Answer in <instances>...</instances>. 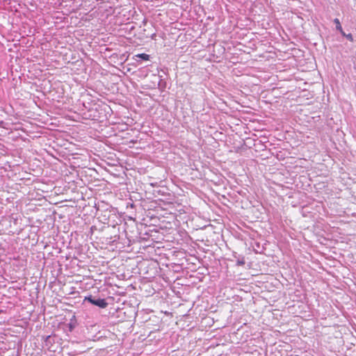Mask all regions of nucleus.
I'll use <instances>...</instances> for the list:
<instances>
[{
	"label": "nucleus",
	"instance_id": "nucleus-11",
	"mask_svg": "<svg viewBox=\"0 0 356 356\" xmlns=\"http://www.w3.org/2000/svg\"><path fill=\"white\" fill-rule=\"evenodd\" d=\"M244 264H245V261L243 259L242 260H238L237 261V265H238V266H243V265H244Z\"/></svg>",
	"mask_w": 356,
	"mask_h": 356
},
{
	"label": "nucleus",
	"instance_id": "nucleus-1",
	"mask_svg": "<svg viewBox=\"0 0 356 356\" xmlns=\"http://www.w3.org/2000/svg\"><path fill=\"white\" fill-rule=\"evenodd\" d=\"M75 180H70V175H68V190L71 189V193L72 194V197L70 199H68V203L72 202V204H68V213L70 212L72 216H74H74L73 218H69V225L70 227H72V223L74 225H81L83 223V220L81 217V207H79V209H77V205L76 204L74 206V204H76L79 200H82L83 195L81 193H79L76 191V186Z\"/></svg>",
	"mask_w": 356,
	"mask_h": 356
},
{
	"label": "nucleus",
	"instance_id": "nucleus-8",
	"mask_svg": "<svg viewBox=\"0 0 356 356\" xmlns=\"http://www.w3.org/2000/svg\"><path fill=\"white\" fill-rule=\"evenodd\" d=\"M334 23L336 25V29L337 31H339V32H342L343 29H342V26L341 25L339 19L338 18H335L334 19Z\"/></svg>",
	"mask_w": 356,
	"mask_h": 356
},
{
	"label": "nucleus",
	"instance_id": "nucleus-2",
	"mask_svg": "<svg viewBox=\"0 0 356 356\" xmlns=\"http://www.w3.org/2000/svg\"><path fill=\"white\" fill-rule=\"evenodd\" d=\"M68 127H72L68 128V155L78 154L75 150L79 149L81 147L84 130L81 129L82 124L76 126L68 123Z\"/></svg>",
	"mask_w": 356,
	"mask_h": 356
},
{
	"label": "nucleus",
	"instance_id": "nucleus-7",
	"mask_svg": "<svg viewBox=\"0 0 356 356\" xmlns=\"http://www.w3.org/2000/svg\"><path fill=\"white\" fill-rule=\"evenodd\" d=\"M77 325L76 316L74 314L70 319V323H68V331H72Z\"/></svg>",
	"mask_w": 356,
	"mask_h": 356
},
{
	"label": "nucleus",
	"instance_id": "nucleus-4",
	"mask_svg": "<svg viewBox=\"0 0 356 356\" xmlns=\"http://www.w3.org/2000/svg\"><path fill=\"white\" fill-rule=\"evenodd\" d=\"M83 67V64L82 60H77L74 62V61H72V62L68 61L67 69H68V71L70 70L72 72V74L74 72L79 74L76 71L82 70Z\"/></svg>",
	"mask_w": 356,
	"mask_h": 356
},
{
	"label": "nucleus",
	"instance_id": "nucleus-6",
	"mask_svg": "<svg viewBox=\"0 0 356 356\" xmlns=\"http://www.w3.org/2000/svg\"><path fill=\"white\" fill-rule=\"evenodd\" d=\"M83 118L81 115L76 111H72V108H68V122L72 121L73 122H81Z\"/></svg>",
	"mask_w": 356,
	"mask_h": 356
},
{
	"label": "nucleus",
	"instance_id": "nucleus-5",
	"mask_svg": "<svg viewBox=\"0 0 356 356\" xmlns=\"http://www.w3.org/2000/svg\"><path fill=\"white\" fill-rule=\"evenodd\" d=\"M84 300H88L91 304L96 305L100 308H105L108 303L104 299L102 298H93L92 296L85 297Z\"/></svg>",
	"mask_w": 356,
	"mask_h": 356
},
{
	"label": "nucleus",
	"instance_id": "nucleus-10",
	"mask_svg": "<svg viewBox=\"0 0 356 356\" xmlns=\"http://www.w3.org/2000/svg\"><path fill=\"white\" fill-rule=\"evenodd\" d=\"M136 57H138L144 60H148L149 59V55L146 54H139L136 56Z\"/></svg>",
	"mask_w": 356,
	"mask_h": 356
},
{
	"label": "nucleus",
	"instance_id": "nucleus-3",
	"mask_svg": "<svg viewBox=\"0 0 356 356\" xmlns=\"http://www.w3.org/2000/svg\"><path fill=\"white\" fill-rule=\"evenodd\" d=\"M76 288L71 286L68 292V306H78L82 304V297L79 296V292L75 291Z\"/></svg>",
	"mask_w": 356,
	"mask_h": 356
},
{
	"label": "nucleus",
	"instance_id": "nucleus-9",
	"mask_svg": "<svg viewBox=\"0 0 356 356\" xmlns=\"http://www.w3.org/2000/svg\"><path fill=\"white\" fill-rule=\"evenodd\" d=\"M340 33L343 36L346 38L347 40H348L349 41H350V42L354 41L353 36L352 35V34H350V33L346 34L343 30H342V32H340Z\"/></svg>",
	"mask_w": 356,
	"mask_h": 356
}]
</instances>
